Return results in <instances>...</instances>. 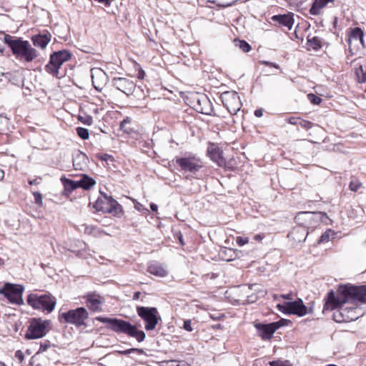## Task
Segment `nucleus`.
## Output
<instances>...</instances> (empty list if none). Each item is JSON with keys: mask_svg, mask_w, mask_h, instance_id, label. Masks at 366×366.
I'll list each match as a JSON object with an SVG mask.
<instances>
[{"mask_svg": "<svg viewBox=\"0 0 366 366\" xmlns=\"http://www.w3.org/2000/svg\"><path fill=\"white\" fill-rule=\"evenodd\" d=\"M285 321V320L282 319L278 322L269 324L254 323V326L257 329L258 335L262 340H268L272 338L277 330L284 325L283 322Z\"/></svg>", "mask_w": 366, "mask_h": 366, "instance_id": "14", "label": "nucleus"}, {"mask_svg": "<svg viewBox=\"0 0 366 366\" xmlns=\"http://www.w3.org/2000/svg\"><path fill=\"white\" fill-rule=\"evenodd\" d=\"M362 184L357 179H353L350 182V189L352 192H357L361 187Z\"/></svg>", "mask_w": 366, "mask_h": 366, "instance_id": "32", "label": "nucleus"}, {"mask_svg": "<svg viewBox=\"0 0 366 366\" xmlns=\"http://www.w3.org/2000/svg\"><path fill=\"white\" fill-rule=\"evenodd\" d=\"M71 57V54L67 50L54 52L50 55L49 61L45 66V70L53 76L58 77L61 65L69 61Z\"/></svg>", "mask_w": 366, "mask_h": 366, "instance_id": "7", "label": "nucleus"}, {"mask_svg": "<svg viewBox=\"0 0 366 366\" xmlns=\"http://www.w3.org/2000/svg\"><path fill=\"white\" fill-rule=\"evenodd\" d=\"M264 64H266V65H268V66H274L275 68H278V65H276L274 63H271V62H269V61H264Z\"/></svg>", "mask_w": 366, "mask_h": 366, "instance_id": "56", "label": "nucleus"}, {"mask_svg": "<svg viewBox=\"0 0 366 366\" xmlns=\"http://www.w3.org/2000/svg\"><path fill=\"white\" fill-rule=\"evenodd\" d=\"M271 19L273 21L278 22L280 25L287 27L289 30L292 28L294 24L293 15L291 14L283 15H274Z\"/></svg>", "mask_w": 366, "mask_h": 366, "instance_id": "23", "label": "nucleus"}, {"mask_svg": "<svg viewBox=\"0 0 366 366\" xmlns=\"http://www.w3.org/2000/svg\"><path fill=\"white\" fill-rule=\"evenodd\" d=\"M273 297H274V300H280V298H282V297H280V295H274Z\"/></svg>", "mask_w": 366, "mask_h": 366, "instance_id": "61", "label": "nucleus"}, {"mask_svg": "<svg viewBox=\"0 0 366 366\" xmlns=\"http://www.w3.org/2000/svg\"><path fill=\"white\" fill-rule=\"evenodd\" d=\"M295 222L297 225L305 227L307 231H312L318 227L320 223L326 222L328 219L327 214L321 212H300L295 216Z\"/></svg>", "mask_w": 366, "mask_h": 366, "instance_id": "4", "label": "nucleus"}, {"mask_svg": "<svg viewBox=\"0 0 366 366\" xmlns=\"http://www.w3.org/2000/svg\"><path fill=\"white\" fill-rule=\"evenodd\" d=\"M4 42L9 46L17 59H24L26 61L31 62L38 55L37 51L31 46L29 42L21 38H14L11 35L5 34Z\"/></svg>", "mask_w": 366, "mask_h": 366, "instance_id": "3", "label": "nucleus"}, {"mask_svg": "<svg viewBox=\"0 0 366 366\" xmlns=\"http://www.w3.org/2000/svg\"><path fill=\"white\" fill-rule=\"evenodd\" d=\"M151 274L159 277H164L167 275V269L158 262H152L149 264L147 269Z\"/></svg>", "mask_w": 366, "mask_h": 366, "instance_id": "24", "label": "nucleus"}, {"mask_svg": "<svg viewBox=\"0 0 366 366\" xmlns=\"http://www.w3.org/2000/svg\"><path fill=\"white\" fill-rule=\"evenodd\" d=\"M363 37L364 33L360 28L355 27L350 29L348 32L347 39L349 49L351 50L352 46L357 47L359 44H360L362 47H365Z\"/></svg>", "mask_w": 366, "mask_h": 366, "instance_id": "18", "label": "nucleus"}, {"mask_svg": "<svg viewBox=\"0 0 366 366\" xmlns=\"http://www.w3.org/2000/svg\"><path fill=\"white\" fill-rule=\"evenodd\" d=\"M308 99L313 104H315V105L320 104V102H322V99L320 97H319L313 94H308Z\"/></svg>", "mask_w": 366, "mask_h": 366, "instance_id": "38", "label": "nucleus"}, {"mask_svg": "<svg viewBox=\"0 0 366 366\" xmlns=\"http://www.w3.org/2000/svg\"><path fill=\"white\" fill-rule=\"evenodd\" d=\"M263 238V237L261 235V234H256L254 237V239L257 241H260L262 240Z\"/></svg>", "mask_w": 366, "mask_h": 366, "instance_id": "58", "label": "nucleus"}, {"mask_svg": "<svg viewBox=\"0 0 366 366\" xmlns=\"http://www.w3.org/2000/svg\"><path fill=\"white\" fill-rule=\"evenodd\" d=\"M112 85L120 92L129 96L133 94L136 84L131 79L124 77H114L112 81Z\"/></svg>", "mask_w": 366, "mask_h": 366, "instance_id": "15", "label": "nucleus"}, {"mask_svg": "<svg viewBox=\"0 0 366 366\" xmlns=\"http://www.w3.org/2000/svg\"><path fill=\"white\" fill-rule=\"evenodd\" d=\"M150 209L153 211V212H156L157 211V209H158V207L157 204H154V203H152L150 204Z\"/></svg>", "mask_w": 366, "mask_h": 366, "instance_id": "54", "label": "nucleus"}, {"mask_svg": "<svg viewBox=\"0 0 366 366\" xmlns=\"http://www.w3.org/2000/svg\"><path fill=\"white\" fill-rule=\"evenodd\" d=\"M325 6H326V0H315L310 9V13L314 16L318 15L320 10Z\"/></svg>", "mask_w": 366, "mask_h": 366, "instance_id": "26", "label": "nucleus"}, {"mask_svg": "<svg viewBox=\"0 0 366 366\" xmlns=\"http://www.w3.org/2000/svg\"><path fill=\"white\" fill-rule=\"evenodd\" d=\"M277 307L282 313L296 315L299 317H303L307 313V309L301 299L287 302L283 304H277Z\"/></svg>", "mask_w": 366, "mask_h": 366, "instance_id": "11", "label": "nucleus"}, {"mask_svg": "<svg viewBox=\"0 0 366 366\" xmlns=\"http://www.w3.org/2000/svg\"><path fill=\"white\" fill-rule=\"evenodd\" d=\"M51 342L49 340H44L40 343V347L36 352V355L46 352L48 349L51 347Z\"/></svg>", "mask_w": 366, "mask_h": 366, "instance_id": "34", "label": "nucleus"}, {"mask_svg": "<svg viewBox=\"0 0 366 366\" xmlns=\"http://www.w3.org/2000/svg\"><path fill=\"white\" fill-rule=\"evenodd\" d=\"M139 317L145 322V330L147 331L155 329L161 317L156 307L139 306L137 307Z\"/></svg>", "mask_w": 366, "mask_h": 366, "instance_id": "9", "label": "nucleus"}, {"mask_svg": "<svg viewBox=\"0 0 366 366\" xmlns=\"http://www.w3.org/2000/svg\"><path fill=\"white\" fill-rule=\"evenodd\" d=\"M144 77V71L141 69L138 72V78L139 79H143Z\"/></svg>", "mask_w": 366, "mask_h": 366, "instance_id": "55", "label": "nucleus"}, {"mask_svg": "<svg viewBox=\"0 0 366 366\" xmlns=\"http://www.w3.org/2000/svg\"><path fill=\"white\" fill-rule=\"evenodd\" d=\"M84 232L94 237H100L102 234H106V233L99 227L92 225H86L84 228Z\"/></svg>", "mask_w": 366, "mask_h": 366, "instance_id": "29", "label": "nucleus"}, {"mask_svg": "<svg viewBox=\"0 0 366 366\" xmlns=\"http://www.w3.org/2000/svg\"><path fill=\"white\" fill-rule=\"evenodd\" d=\"M27 304L35 310H39L47 313L51 312L56 306V299L49 293L41 295L29 294L26 299Z\"/></svg>", "mask_w": 366, "mask_h": 366, "instance_id": "5", "label": "nucleus"}, {"mask_svg": "<svg viewBox=\"0 0 366 366\" xmlns=\"http://www.w3.org/2000/svg\"><path fill=\"white\" fill-rule=\"evenodd\" d=\"M39 179H32V180H29V184L32 185V184H39L40 183L39 182Z\"/></svg>", "mask_w": 366, "mask_h": 366, "instance_id": "51", "label": "nucleus"}, {"mask_svg": "<svg viewBox=\"0 0 366 366\" xmlns=\"http://www.w3.org/2000/svg\"><path fill=\"white\" fill-rule=\"evenodd\" d=\"M81 120L84 124L87 125H91L93 122V119L91 117H86L85 119L81 117Z\"/></svg>", "mask_w": 366, "mask_h": 366, "instance_id": "45", "label": "nucleus"}, {"mask_svg": "<svg viewBox=\"0 0 366 366\" xmlns=\"http://www.w3.org/2000/svg\"><path fill=\"white\" fill-rule=\"evenodd\" d=\"M307 44L315 50H317L321 47L320 41L317 37L308 39Z\"/></svg>", "mask_w": 366, "mask_h": 366, "instance_id": "30", "label": "nucleus"}, {"mask_svg": "<svg viewBox=\"0 0 366 366\" xmlns=\"http://www.w3.org/2000/svg\"><path fill=\"white\" fill-rule=\"evenodd\" d=\"M161 364V366H180L178 361L173 360L162 361Z\"/></svg>", "mask_w": 366, "mask_h": 366, "instance_id": "41", "label": "nucleus"}, {"mask_svg": "<svg viewBox=\"0 0 366 366\" xmlns=\"http://www.w3.org/2000/svg\"><path fill=\"white\" fill-rule=\"evenodd\" d=\"M89 317V313L84 307H78L75 310H70L59 315V319H63L65 322L81 326L84 321Z\"/></svg>", "mask_w": 366, "mask_h": 366, "instance_id": "10", "label": "nucleus"}, {"mask_svg": "<svg viewBox=\"0 0 366 366\" xmlns=\"http://www.w3.org/2000/svg\"><path fill=\"white\" fill-rule=\"evenodd\" d=\"M78 159H79L80 161H82V162H83V163H86V155H85L84 154H83V153H81V152H80V153L77 155L76 159V161Z\"/></svg>", "mask_w": 366, "mask_h": 366, "instance_id": "46", "label": "nucleus"}, {"mask_svg": "<svg viewBox=\"0 0 366 366\" xmlns=\"http://www.w3.org/2000/svg\"><path fill=\"white\" fill-rule=\"evenodd\" d=\"M97 320L102 323L109 325V327L117 333H123L129 337H134L139 342L144 340L146 335L144 331L137 329L136 325H132L129 322L117 319L104 317H98Z\"/></svg>", "mask_w": 366, "mask_h": 366, "instance_id": "2", "label": "nucleus"}, {"mask_svg": "<svg viewBox=\"0 0 366 366\" xmlns=\"http://www.w3.org/2000/svg\"><path fill=\"white\" fill-rule=\"evenodd\" d=\"M308 234L309 231H307L305 227L297 225V227L293 228L289 233L288 237L295 242H302L306 239Z\"/></svg>", "mask_w": 366, "mask_h": 366, "instance_id": "22", "label": "nucleus"}, {"mask_svg": "<svg viewBox=\"0 0 366 366\" xmlns=\"http://www.w3.org/2000/svg\"><path fill=\"white\" fill-rule=\"evenodd\" d=\"M238 46L244 52H248L251 50V46L244 40H239L238 41Z\"/></svg>", "mask_w": 366, "mask_h": 366, "instance_id": "36", "label": "nucleus"}, {"mask_svg": "<svg viewBox=\"0 0 366 366\" xmlns=\"http://www.w3.org/2000/svg\"><path fill=\"white\" fill-rule=\"evenodd\" d=\"M197 104L196 107V110L204 114H210L212 112V104L208 99V97L205 95H202L197 99Z\"/></svg>", "mask_w": 366, "mask_h": 366, "instance_id": "21", "label": "nucleus"}, {"mask_svg": "<svg viewBox=\"0 0 366 366\" xmlns=\"http://www.w3.org/2000/svg\"><path fill=\"white\" fill-rule=\"evenodd\" d=\"M86 305L89 310L94 312L102 311L103 298L96 293H89L86 296Z\"/></svg>", "mask_w": 366, "mask_h": 366, "instance_id": "20", "label": "nucleus"}, {"mask_svg": "<svg viewBox=\"0 0 366 366\" xmlns=\"http://www.w3.org/2000/svg\"><path fill=\"white\" fill-rule=\"evenodd\" d=\"M91 76L93 86L97 91H102L109 80L107 74L100 68H92L91 69Z\"/></svg>", "mask_w": 366, "mask_h": 366, "instance_id": "17", "label": "nucleus"}, {"mask_svg": "<svg viewBox=\"0 0 366 366\" xmlns=\"http://www.w3.org/2000/svg\"><path fill=\"white\" fill-rule=\"evenodd\" d=\"M76 133L82 139H87L89 137V130L84 127H77Z\"/></svg>", "mask_w": 366, "mask_h": 366, "instance_id": "31", "label": "nucleus"}, {"mask_svg": "<svg viewBox=\"0 0 366 366\" xmlns=\"http://www.w3.org/2000/svg\"><path fill=\"white\" fill-rule=\"evenodd\" d=\"M86 165V163H83L82 161L78 162V163L76 162V160L74 162V166L75 167L76 169L82 170L83 167Z\"/></svg>", "mask_w": 366, "mask_h": 366, "instance_id": "44", "label": "nucleus"}, {"mask_svg": "<svg viewBox=\"0 0 366 366\" xmlns=\"http://www.w3.org/2000/svg\"><path fill=\"white\" fill-rule=\"evenodd\" d=\"M207 154L210 159L217 164L219 166H223L225 161L222 157V151L218 146L213 143H210L207 148Z\"/></svg>", "mask_w": 366, "mask_h": 366, "instance_id": "19", "label": "nucleus"}, {"mask_svg": "<svg viewBox=\"0 0 366 366\" xmlns=\"http://www.w3.org/2000/svg\"><path fill=\"white\" fill-rule=\"evenodd\" d=\"M288 122L291 124H298V119H297L296 117H290L289 119H288Z\"/></svg>", "mask_w": 366, "mask_h": 366, "instance_id": "49", "label": "nucleus"}, {"mask_svg": "<svg viewBox=\"0 0 366 366\" xmlns=\"http://www.w3.org/2000/svg\"><path fill=\"white\" fill-rule=\"evenodd\" d=\"M334 0H326V5L329 3V2H333Z\"/></svg>", "mask_w": 366, "mask_h": 366, "instance_id": "64", "label": "nucleus"}, {"mask_svg": "<svg viewBox=\"0 0 366 366\" xmlns=\"http://www.w3.org/2000/svg\"><path fill=\"white\" fill-rule=\"evenodd\" d=\"M61 181L64 186L65 190L69 192L74 191L79 187V181L71 180L64 177L61 178Z\"/></svg>", "mask_w": 366, "mask_h": 366, "instance_id": "27", "label": "nucleus"}, {"mask_svg": "<svg viewBox=\"0 0 366 366\" xmlns=\"http://www.w3.org/2000/svg\"><path fill=\"white\" fill-rule=\"evenodd\" d=\"M137 352L139 355H142L144 353V350L139 348H131L123 351H119V352L122 355H127L132 352Z\"/></svg>", "mask_w": 366, "mask_h": 366, "instance_id": "35", "label": "nucleus"}, {"mask_svg": "<svg viewBox=\"0 0 366 366\" xmlns=\"http://www.w3.org/2000/svg\"><path fill=\"white\" fill-rule=\"evenodd\" d=\"M355 302H366V285H346L340 286L336 293L331 290L323 310L338 308L333 313V320L337 322L355 321L363 315L362 309L356 306Z\"/></svg>", "mask_w": 366, "mask_h": 366, "instance_id": "1", "label": "nucleus"}, {"mask_svg": "<svg viewBox=\"0 0 366 366\" xmlns=\"http://www.w3.org/2000/svg\"><path fill=\"white\" fill-rule=\"evenodd\" d=\"M356 74L360 83H365L366 81V71L361 66L356 71Z\"/></svg>", "mask_w": 366, "mask_h": 366, "instance_id": "33", "label": "nucleus"}, {"mask_svg": "<svg viewBox=\"0 0 366 366\" xmlns=\"http://www.w3.org/2000/svg\"><path fill=\"white\" fill-rule=\"evenodd\" d=\"M249 242V239L248 237H237L236 238V242L237 244L239 246V247H242V246H244V244H246L247 242Z\"/></svg>", "mask_w": 366, "mask_h": 366, "instance_id": "40", "label": "nucleus"}, {"mask_svg": "<svg viewBox=\"0 0 366 366\" xmlns=\"http://www.w3.org/2000/svg\"><path fill=\"white\" fill-rule=\"evenodd\" d=\"M50 322L41 318H34L30 321L25 334L27 340L42 338L49 330Z\"/></svg>", "mask_w": 366, "mask_h": 366, "instance_id": "6", "label": "nucleus"}, {"mask_svg": "<svg viewBox=\"0 0 366 366\" xmlns=\"http://www.w3.org/2000/svg\"><path fill=\"white\" fill-rule=\"evenodd\" d=\"M99 158L103 161H107L108 159H111L112 157L109 154H104L100 156Z\"/></svg>", "mask_w": 366, "mask_h": 366, "instance_id": "50", "label": "nucleus"}, {"mask_svg": "<svg viewBox=\"0 0 366 366\" xmlns=\"http://www.w3.org/2000/svg\"><path fill=\"white\" fill-rule=\"evenodd\" d=\"M224 107L232 114H237L242 107V102L238 94L234 91H227L221 94Z\"/></svg>", "mask_w": 366, "mask_h": 366, "instance_id": "12", "label": "nucleus"}, {"mask_svg": "<svg viewBox=\"0 0 366 366\" xmlns=\"http://www.w3.org/2000/svg\"><path fill=\"white\" fill-rule=\"evenodd\" d=\"M96 182L91 177L86 175H83L81 179L79 180V187L84 189H89L95 184Z\"/></svg>", "mask_w": 366, "mask_h": 366, "instance_id": "28", "label": "nucleus"}, {"mask_svg": "<svg viewBox=\"0 0 366 366\" xmlns=\"http://www.w3.org/2000/svg\"><path fill=\"white\" fill-rule=\"evenodd\" d=\"M24 291V287L23 285L7 282L0 288V295L7 298L11 304L22 305H24L22 298Z\"/></svg>", "mask_w": 366, "mask_h": 366, "instance_id": "8", "label": "nucleus"}, {"mask_svg": "<svg viewBox=\"0 0 366 366\" xmlns=\"http://www.w3.org/2000/svg\"><path fill=\"white\" fill-rule=\"evenodd\" d=\"M4 260L1 258H0V267L2 266L4 264Z\"/></svg>", "mask_w": 366, "mask_h": 366, "instance_id": "62", "label": "nucleus"}, {"mask_svg": "<svg viewBox=\"0 0 366 366\" xmlns=\"http://www.w3.org/2000/svg\"><path fill=\"white\" fill-rule=\"evenodd\" d=\"M254 115L257 117H261L263 115L262 110L257 109L254 111Z\"/></svg>", "mask_w": 366, "mask_h": 366, "instance_id": "52", "label": "nucleus"}, {"mask_svg": "<svg viewBox=\"0 0 366 366\" xmlns=\"http://www.w3.org/2000/svg\"><path fill=\"white\" fill-rule=\"evenodd\" d=\"M4 51V48L0 46V53H3Z\"/></svg>", "mask_w": 366, "mask_h": 366, "instance_id": "63", "label": "nucleus"}, {"mask_svg": "<svg viewBox=\"0 0 366 366\" xmlns=\"http://www.w3.org/2000/svg\"><path fill=\"white\" fill-rule=\"evenodd\" d=\"M119 204L111 196L104 195L103 198H98L94 207L97 211H102L106 213H112Z\"/></svg>", "mask_w": 366, "mask_h": 366, "instance_id": "16", "label": "nucleus"}, {"mask_svg": "<svg viewBox=\"0 0 366 366\" xmlns=\"http://www.w3.org/2000/svg\"><path fill=\"white\" fill-rule=\"evenodd\" d=\"M311 125H312V124L310 122H304V124H302V126L305 127V128H310Z\"/></svg>", "mask_w": 366, "mask_h": 366, "instance_id": "57", "label": "nucleus"}, {"mask_svg": "<svg viewBox=\"0 0 366 366\" xmlns=\"http://www.w3.org/2000/svg\"><path fill=\"white\" fill-rule=\"evenodd\" d=\"M139 295H140V292H136L134 294L133 299H134V300H138V299L139 298Z\"/></svg>", "mask_w": 366, "mask_h": 366, "instance_id": "59", "label": "nucleus"}, {"mask_svg": "<svg viewBox=\"0 0 366 366\" xmlns=\"http://www.w3.org/2000/svg\"><path fill=\"white\" fill-rule=\"evenodd\" d=\"M33 44L35 46L41 47L44 49L51 41V36L47 35H36L31 39Z\"/></svg>", "mask_w": 366, "mask_h": 366, "instance_id": "25", "label": "nucleus"}, {"mask_svg": "<svg viewBox=\"0 0 366 366\" xmlns=\"http://www.w3.org/2000/svg\"><path fill=\"white\" fill-rule=\"evenodd\" d=\"M269 364L271 366H285V364L281 361H272Z\"/></svg>", "mask_w": 366, "mask_h": 366, "instance_id": "48", "label": "nucleus"}, {"mask_svg": "<svg viewBox=\"0 0 366 366\" xmlns=\"http://www.w3.org/2000/svg\"><path fill=\"white\" fill-rule=\"evenodd\" d=\"M183 327L185 330L188 332H192L193 328L192 327V322L190 320H185L184 322Z\"/></svg>", "mask_w": 366, "mask_h": 366, "instance_id": "42", "label": "nucleus"}, {"mask_svg": "<svg viewBox=\"0 0 366 366\" xmlns=\"http://www.w3.org/2000/svg\"><path fill=\"white\" fill-rule=\"evenodd\" d=\"M4 177V172L3 170L0 169V180L2 179Z\"/></svg>", "mask_w": 366, "mask_h": 366, "instance_id": "60", "label": "nucleus"}, {"mask_svg": "<svg viewBox=\"0 0 366 366\" xmlns=\"http://www.w3.org/2000/svg\"><path fill=\"white\" fill-rule=\"evenodd\" d=\"M33 195L34 197L35 203L39 206H41L43 204L42 196L39 192H33Z\"/></svg>", "mask_w": 366, "mask_h": 366, "instance_id": "39", "label": "nucleus"}, {"mask_svg": "<svg viewBox=\"0 0 366 366\" xmlns=\"http://www.w3.org/2000/svg\"><path fill=\"white\" fill-rule=\"evenodd\" d=\"M135 209L139 210V211H141L142 209H143V206L142 204L137 202V204H135V206H134Z\"/></svg>", "mask_w": 366, "mask_h": 366, "instance_id": "53", "label": "nucleus"}, {"mask_svg": "<svg viewBox=\"0 0 366 366\" xmlns=\"http://www.w3.org/2000/svg\"><path fill=\"white\" fill-rule=\"evenodd\" d=\"M15 357L21 363L24 360V355L21 350H17L15 352Z\"/></svg>", "mask_w": 366, "mask_h": 366, "instance_id": "43", "label": "nucleus"}, {"mask_svg": "<svg viewBox=\"0 0 366 366\" xmlns=\"http://www.w3.org/2000/svg\"><path fill=\"white\" fill-rule=\"evenodd\" d=\"M280 297H281L282 299L288 300L290 301L293 300V296L292 293L286 294V295H280Z\"/></svg>", "mask_w": 366, "mask_h": 366, "instance_id": "47", "label": "nucleus"}, {"mask_svg": "<svg viewBox=\"0 0 366 366\" xmlns=\"http://www.w3.org/2000/svg\"><path fill=\"white\" fill-rule=\"evenodd\" d=\"M330 233L331 230L328 229L324 234H322L318 240V243L320 244L327 242L330 240Z\"/></svg>", "mask_w": 366, "mask_h": 366, "instance_id": "37", "label": "nucleus"}, {"mask_svg": "<svg viewBox=\"0 0 366 366\" xmlns=\"http://www.w3.org/2000/svg\"><path fill=\"white\" fill-rule=\"evenodd\" d=\"M176 163L182 171L192 174H195L203 167L202 160L194 155L178 158L176 159Z\"/></svg>", "mask_w": 366, "mask_h": 366, "instance_id": "13", "label": "nucleus"}]
</instances>
